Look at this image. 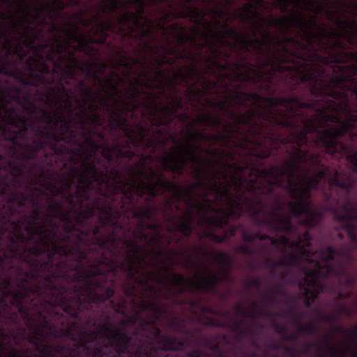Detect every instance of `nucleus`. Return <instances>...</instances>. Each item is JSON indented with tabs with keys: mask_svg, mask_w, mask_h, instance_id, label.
Returning a JSON list of instances; mask_svg holds the SVG:
<instances>
[{
	"mask_svg": "<svg viewBox=\"0 0 357 357\" xmlns=\"http://www.w3.org/2000/svg\"><path fill=\"white\" fill-rule=\"evenodd\" d=\"M128 252L121 257L71 259L73 294L80 308L82 338L86 357H191L184 349L204 344L208 337L203 328L222 327L213 318L197 319L200 326L189 327L187 319L172 314L158 301L168 287L173 289L172 268L165 277L160 271H147L149 252L136 242L125 240ZM170 301L184 305L185 299Z\"/></svg>",
	"mask_w": 357,
	"mask_h": 357,
	"instance_id": "1",
	"label": "nucleus"
},
{
	"mask_svg": "<svg viewBox=\"0 0 357 357\" xmlns=\"http://www.w3.org/2000/svg\"><path fill=\"white\" fill-rule=\"evenodd\" d=\"M38 114L13 129L0 127V211L37 228H47L49 203L61 197L68 210L84 206L112 178L122 159L137 155L130 142L109 144L104 132L84 127L77 139L66 107ZM64 204V203H63Z\"/></svg>",
	"mask_w": 357,
	"mask_h": 357,
	"instance_id": "2",
	"label": "nucleus"
},
{
	"mask_svg": "<svg viewBox=\"0 0 357 357\" xmlns=\"http://www.w3.org/2000/svg\"><path fill=\"white\" fill-rule=\"evenodd\" d=\"M55 236L0 211V357H86L70 259Z\"/></svg>",
	"mask_w": 357,
	"mask_h": 357,
	"instance_id": "3",
	"label": "nucleus"
},
{
	"mask_svg": "<svg viewBox=\"0 0 357 357\" xmlns=\"http://www.w3.org/2000/svg\"><path fill=\"white\" fill-rule=\"evenodd\" d=\"M303 129L290 132L281 144L271 148L285 153L289 159L282 164L267 167L247 164L236 167L231 177L236 191L241 188L249 192L250 216L259 227H267L274 232L291 233L295 226L291 218L282 213L277 188L285 190L294 201L286 202L295 218L305 217L301 225L313 228L323 220L326 195L337 197L340 186L353 176L354 159L357 160V129L348 125L317 127L307 121Z\"/></svg>",
	"mask_w": 357,
	"mask_h": 357,
	"instance_id": "4",
	"label": "nucleus"
},
{
	"mask_svg": "<svg viewBox=\"0 0 357 357\" xmlns=\"http://www.w3.org/2000/svg\"><path fill=\"white\" fill-rule=\"evenodd\" d=\"M143 160L139 165L126 167L130 179L123 178L119 169L112 170L109 178L100 192H93L90 201L75 210H66L61 201L49 203L50 214L45 215L43 223L55 233L52 241L70 260L84 258L121 257L130 250L125 240L138 243L128 238L131 227L119 219L126 209L141 204L144 199L149 206L160 195L158 174L151 167L146 171Z\"/></svg>",
	"mask_w": 357,
	"mask_h": 357,
	"instance_id": "5",
	"label": "nucleus"
},
{
	"mask_svg": "<svg viewBox=\"0 0 357 357\" xmlns=\"http://www.w3.org/2000/svg\"><path fill=\"white\" fill-rule=\"evenodd\" d=\"M240 106L249 107V103L262 110L249 109L241 114L231 112L225 102L208 101L210 107L217 108L236 120L238 126L248 128L252 139L245 137L253 150L252 153L261 160L269 158L271 148L275 147L285 140L291 131L303 129L299 113L292 111L301 107L296 98L266 97L256 92L238 91L234 96Z\"/></svg>",
	"mask_w": 357,
	"mask_h": 357,
	"instance_id": "6",
	"label": "nucleus"
},
{
	"mask_svg": "<svg viewBox=\"0 0 357 357\" xmlns=\"http://www.w3.org/2000/svg\"><path fill=\"white\" fill-rule=\"evenodd\" d=\"M93 19L97 23V28L92 27L86 35H79V39L77 42H74L70 38L54 36V54H49L47 57L52 67L42 92L37 97L38 106L61 110V105L64 102L62 94L65 93L68 96L65 102L68 115L70 116L74 114L73 101L69 96L70 91L66 88V85L70 84V80L77 79V70L86 71L89 77L87 68L91 67L89 62H84V65L81 63L77 56L79 48L75 43H79L86 49H89L93 44L104 45L109 37V32H114L116 29L114 23L111 20L104 22L99 13H96Z\"/></svg>",
	"mask_w": 357,
	"mask_h": 357,
	"instance_id": "7",
	"label": "nucleus"
},
{
	"mask_svg": "<svg viewBox=\"0 0 357 357\" xmlns=\"http://www.w3.org/2000/svg\"><path fill=\"white\" fill-rule=\"evenodd\" d=\"M353 161L354 176L347 183H336L340 186V194L335 198L329 194L326 195V204L324 206L326 211L333 213L334 220L341 224L354 248L344 245L342 248L335 249L328 245L316 251L312 266L316 268V263L318 262L321 273L323 268H328V265H333L331 262L335 260V257L342 258L336 261L337 267H339L340 261H343L347 270L353 267L357 271L356 267H354L356 258L353 253L354 248L357 250V160Z\"/></svg>",
	"mask_w": 357,
	"mask_h": 357,
	"instance_id": "8",
	"label": "nucleus"
},
{
	"mask_svg": "<svg viewBox=\"0 0 357 357\" xmlns=\"http://www.w3.org/2000/svg\"><path fill=\"white\" fill-rule=\"evenodd\" d=\"M202 153H205L213 157L220 154V151L217 149H206L200 144L189 143L186 146L184 153L181 151L179 152L178 159L172 153H168V157H163L161 159V162L165 171L170 172L178 176L183 174L184 170L190 162L198 164L199 167H197L194 172L195 178L197 179V181L192 185L184 188L182 185L167 179L164 175H160L159 177L160 185L165 190H167L168 192L172 193L174 199L179 202L188 197L190 200L187 202H190L195 204L196 207H199V210H202L204 206L199 204L197 201L193 202V194L195 188H203L205 190L202 199L203 202L207 204L210 208H212V206L210 200L207 197L208 191L209 190L220 197H225L229 192L227 188H226L225 190H222V184L218 182L216 180L218 173L215 170L214 166L218 161L213 159L208 160L209 165L208 170L212 174L211 180L213 181V184L211 187L207 185L206 178L204 176V173L206 171L203 167L204 160L199 155Z\"/></svg>",
	"mask_w": 357,
	"mask_h": 357,
	"instance_id": "9",
	"label": "nucleus"
},
{
	"mask_svg": "<svg viewBox=\"0 0 357 357\" xmlns=\"http://www.w3.org/2000/svg\"><path fill=\"white\" fill-rule=\"evenodd\" d=\"M149 3L146 0H129L126 3L122 0H104L103 3L99 6L102 13H109L113 15L121 9L125 10L115 22L112 18L102 20L107 22L111 20L115 26V31L112 33H116L128 38L139 39L146 36V31L144 29L145 24L142 23V20L151 25V22L144 17L146 8Z\"/></svg>",
	"mask_w": 357,
	"mask_h": 357,
	"instance_id": "10",
	"label": "nucleus"
},
{
	"mask_svg": "<svg viewBox=\"0 0 357 357\" xmlns=\"http://www.w3.org/2000/svg\"><path fill=\"white\" fill-rule=\"evenodd\" d=\"M264 60L258 64L257 68H254L251 63L245 60L243 63L235 64L237 70L236 76L238 80L245 83L257 85L259 89L271 96L275 97V78L283 74L280 71V67L272 62L268 66L266 65L268 60L266 52L264 56H259Z\"/></svg>",
	"mask_w": 357,
	"mask_h": 357,
	"instance_id": "11",
	"label": "nucleus"
},
{
	"mask_svg": "<svg viewBox=\"0 0 357 357\" xmlns=\"http://www.w3.org/2000/svg\"><path fill=\"white\" fill-rule=\"evenodd\" d=\"M208 275L206 277H200L199 279L186 278L183 274L172 273V283L176 287L173 289L168 287L167 291L163 292V297L166 300L172 299L174 296H180L189 291H203L207 293L215 292L221 280L207 266Z\"/></svg>",
	"mask_w": 357,
	"mask_h": 357,
	"instance_id": "12",
	"label": "nucleus"
},
{
	"mask_svg": "<svg viewBox=\"0 0 357 357\" xmlns=\"http://www.w3.org/2000/svg\"><path fill=\"white\" fill-rule=\"evenodd\" d=\"M281 235L279 238H272L271 245L277 248L287 246L293 249L298 257V262L305 261L310 266H313V261L316 256V251L312 248V237L309 231L301 233L296 227L290 234Z\"/></svg>",
	"mask_w": 357,
	"mask_h": 357,
	"instance_id": "13",
	"label": "nucleus"
},
{
	"mask_svg": "<svg viewBox=\"0 0 357 357\" xmlns=\"http://www.w3.org/2000/svg\"><path fill=\"white\" fill-rule=\"evenodd\" d=\"M320 268L318 262L316 263V268L303 267V280L296 281L303 296L305 298V305L307 307H311V299H317L321 293L335 294L336 292V287L333 284L322 281Z\"/></svg>",
	"mask_w": 357,
	"mask_h": 357,
	"instance_id": "14",
	"label": "nucleus"
},
{
	"mask_svg": "<svg viewBox=\"0 0 357 357\" xmlns=\"http://www.w3.org/2000/svg\"><path fill=\"white\" fill-rule=\"evenodd\" d=\"M116 104L117 102H114V105H111L107 99L100 98V105L106 113L109 114L108 124L110 131L116 132L121 130L126 137L131 138L132 134H134V130L128 124V119L123 115L132 112L133 109L126 101L123 102V107H118Z\"/></svg>",
	"mask_w": 357,
	"mask_h": 357,
	"instance_id": "15",
	"label": "nucleus"
},
{
	"mask_svg": "<svg viewBox=\"0 0 357 357\" xmlns=\"http://www.w3.org/2000/svg\"><path fill=\"white\" fill-rule=\"evenodd\" d=\"M226 35L230 38L236 40L242 46V50L245 52H250L252 49L257 56H264V45H267L271 48V41L261 39V38H255L250 39L247 35L240 33L236 28L231 27L227 29L225 32L218 31L217 36L221 40L222 46H230L234 49H236V44L231 43L225 40Z\"/></svg>",
	"mask_w": 357,
	"mask_h": 357,
	"instance_id": "16",
	"label": "nucleus"
},
{
	"mask_svg": "<svg viewBox=\"0 0 357 357\" xmlns=\"http://www.w3.org/2000/svg\"><path fill=\"white\" fill-rule=\"evenodd\" d=\"M47 6H50V5L49 3H41V7L33 8L31 5H28L26 3V6H23L17 9L20 13L23 14L20 20H17L13 13L10 10L9 15H7L8 19L6 20H2L3 22L0 24L3 27L4 30H9V26L12 24V18L13 17L15 21L16 26L20 27V22L22 21L24 16L27 15L26 9L27 8H30L31 13L29 15V17L30 18H34L37 16L35 24H32L31 26L33 29V32L39 33L40 29H43L44 31V27L50 25V22L47 21V18L43 16Z\"/></svg>",
	"mask_w": 357,
	"mask_h": 357,
	"instance_id": "17",
	"label": "nucleus"
},
{
	"mask_svg": "<svg viewBox=\"0 0 357 357\" xmlns=\"http://www.w3.org/2000/svg\"><path fill=\"white\" fill-rule=\"evenodd\" d=\"M87 70L88 73L89 74V78L94 82V84H98L101 89H105V92L107 95V97L103 98L107 99L109 103L110 100H114L116 102L117 100L116 99V97L122 96L123 93L119 89L118 84L113 81L112 77H119V74L114 71H112L111 77H105L104 82H102L97 75L98 72L96 70H93L92 68L89 66H88Z\"/></svg>",
	"mask_w": 357,
	"mask_h": 357,
	"instance_id": "18",
	"label": "nucleus"
},
{
	"mask_svg": "<svg viewBox=\"0 0 357 357\" xmlns=\"http://www.w3.org/2000/svg\"><path fill=\"white\" fill-rule=\"evenodd\" d=\"M204 345L211 353L206 352L201 349L197 348L191 351V357H230L229 353H232L235 357H238L236 351L237 344H234L229 351L223 349L219 342H214L211 337H204Z\"/></svg>",
	"mask_w": 357,
	"mask_h": 357,
	"instance_id": "19",
	"label": "nucleus"
},
{
	"mask_svg": "<svg viewBox=\"0 0 357 357\" xmlns=\"http://www.w3.org/2000/svg\"><path fill=\"white\" fill-rule=\"evenodd\" d=\"M321 275L322 281L325 282H328L327 280L331 276L342 278H343L342 285L348 288H354L357 283V277L349 273L343 261L340 262L339 267L328 265V268L322 269Z\"/></svg>",
	"mask_w": 357,
	"mask_h": 357,
	"instance_id": "20",
	"label": "nucleus"
},
{
	"mask_svg": "<svg viewBox=\"0 0 357 357\" xmlns=\"http://www.w3.org/2000/svg\"><path fill=\"white\" fill-rule=\"evenodd\" d=\"M100 107L98 105H90L89 109L82 107L79 112L75 114V117L72 120L73 121V128L75 123L82 126V129L87 126H93V129H96L102 125L100 116L98 112Z\"/></svg>",
	"mask_w": 357,
	"mask_h": 357,
	"instance_id": "21",
	"label": "nucleus"
},
{
	"mask_svg": "<svg viewBox=\"0 0 357 357\" xmlns=\"http://www.w3.org/2000/svg\"><path fill=\"white\" fill-rule=\"evenodd\" d=\"M188 208L185 215L181 217V220L177 222L173 217H169V220L175 226V230L180 232L183 236L189 238L193 231V221L195 220V204L190 202H186Z\"/></svg>",
	"mask_w": 357,
	"mask_h": 357,
	"instance_id": "22",
	"label": "nucleus"
},
{
	"mask_svg": "<svg viewBox=\"0 0 357 357\" xmlns=\"http://www.w3.org/2000/svg\"><path fill=\"white\" fill-rule=\"evenodd\" d=\"M335 294H337V301L336 302L337 305V314H326L322 313L321 312L319 311L318 310H316L317 314L318 317L321 321L326 322V323H334L335 322L340 314H344L348 318L353 317L354 314V311L349 308L347 305L345 304L341 303L339 301L344 299H349L351 296V293L347 294H343L337 291V289L336 288V292Z\"/></svg>",
	"mask_w": 357,
	"mask_h": 357,
	"instance_id": "23",
	"label": "nucleus"
},
{
	"mask_svg": "<svg viewBox=\"0 0 357 357\" xmlns=\"http://www.w3.org/2000/svg\"><path fill=\"white\" fill-rule=\"evenodd\" d=\"M284 266L288 268L297 267L302 273L303 267H307L298 262V256L288 252H284L280 259L278 261H274L271 258L268 257L264 261V267L271 271Z\"/></svg>",
	"mask_w": 357,
	"mask_h": 357,
	"instance_id": "24",
	"label": "nucleus"
},
{
	"mask_svg": "<svg viewBox=\"0 0 357 357\" xmlns=\"http://www.w3.org/2000/svg\"><path fill=\"white\" fill-rule=\"evenodd\" d=\"M158 213V207L155 206H143L142 204L136 205V206L126 210L122 213L121 218H126L128 220L130 218L137 219H146L148 221L153 220L156 218Z\"/></svg>",
	"mask_w": 357,
	"mask_h": 357,
	"instance_id": "25",
	"label": "nucleus"
},
{
	"mask_svg": "<svg viewBox=\"0 0 357 357\" xmlns=\"http://www.w3.org/2000/svg\"><path fill=\"white\" fill-rule=\"evenodd\" d=\"M144 105L145 108L151 110L152 116H155L157 113L160 114V117L158 121L152 120V124L156 126L169 124L171 122L169 119L170 116L174 114L177 111V108H175L172 105L162 107L157 109L155 108V104L153 102H144Z\"/></svg>",
	"mask_w": 357,
	"mask_h": 357,
	"instance_id": "26",
	"label": "nucleus"
},
{
	"mask_svg": "<svg viewBox=\"0 0 357 357\" xmlns=\"http://www.w3.org/2000/svg\"><path fill=\"white\" fill-rule=\"evenodd\" d=\"M49 33L52 35L51 38V40L52 43H54V36H59V33H63L64 34V37L61 36L63 38H70L73 40L74 42H77L79 39V36L78 32L80 29L77 24H72L70 22H66L65 25H70L72 27V30H70L66 28L64 26H57L54 23H50Z\"/></svg>",
	"mask_w": 357,
	"mask_h": 357,
	"instance_id": "27",
	"label": "nucleus"
},
{
	"mask_svg": "<svg viewBox=\"0 0 357 357\" xmlns=\"http://www.w3.org/2000/svg\"><path fill=\"white\" fill-rule=\"evenodd\" d=\"M214 211L220 214L221 216L214 218L206 217L205 220L208 227L220 229L229 225V219L235 214V211L234 210L227 211L223 208H214Z\"/></svg>",
	"mask_w": 357,
	"mask_h": 357,
	"instance_id": "28",
	"label": "nucleus"
},
{
	"mask_svg": "<svg viewBox=\"0 0 357 357\" xmlns=\"http://www.w3.org/2000/svg\"><path fill=\"white\" fill-rule=\"evenodd\" d=\"M138 126L140 130L139 135L134 137L133 134H132V137H127L126 141H130V146L133 144L135 146H142L146 151L151 148L154 150L155 147L154 141L152 139L145 137L144 132L146 131V128L141 124H139ZM130 149L133 150L131 146Z\"/></svg>",
	"mask_w": 357,
	"mask_h": 357,
	"instance_id": "29",
	"label": "nucleus"
},
{
	"mask_svg": "<svg viewBox=\"0 0 357 357\" xmlns=\"http://www.w3.org/2000/svg\"><path fill=\"white\" fill-rule=\"evenodd\" d=\"M224 131L227 132V135L222 133L217 134H208L206 142L213 141L215 143L219 142H225L227 139H231V134H238L240 132V127L234 126L232 123H228L223 126Z\"/></svg>",
	"mask_w": 357,
	"mask_h": 357,
	"instance_id": "30",
	"label": "nucleus"
},
{
	"mask_svg": "<svg viewBox=\"0 0 357 357\" xmlns=\"http://www.w3.org/2000/svg\"><path fill=\"white\" fill-rule=\"evenodd\" d=\"M278 2L282 5L281 10L282 12H287L288 10V6L290 4H293L295 6H301L304 1H306L307 5L310 7L315 8L318 13H320L326 10L324 5H321L319 0H278Z\"/></svg>",
	"mask_w": 357,
	"mask_h": 357,
	"instance_id": "31",
	"label": "nucleus"
},
{
	"mask_svg": "<svg viewBox=\"0 0 357 357\" xmlns=\"http://www.w3.org/2000/svg\"><path fill=\"white\" fill-rule=\"evenodd\" d=\"M196 123L218 130L222 126V120L220 117H214L211 113L202 114L195 120Z\"/></svg>",
	"mask_w": 357,
	"mask_h": 357,
	"instance_id": "32",
	"label": "nucleus"
},
{
	"mask_svg": "<svg viewBox=\"0 0 357 357\" xmlns=\"http://www.w3.org/2000/svg\"><path fill=\"white\" fill-rule=\"evenodd\" d=\"M79 91V94L82 97V102L84 106H88L89 109L90 105H96L95 104L98 102L100 104V98H103L100 96V92L98 91L96 96H93V89L89 86L82 87Z\"/></svg>",
	"mask_w": 357,
	"mask_h": 357,
	"instance_id": "33",
	"label": "nucleus"
},
{
	"mask_svg": "<svg viewBox=\"0 0 357 357\" xmlns=\"http://www.w3.org/2000/svg\"><path fill=\"white\" fill-rule=\"evenodd\" d=\"M186 301V303H188L191 307V312L192 314L194 316H197V310H196V307L199 308L201 314L204 316V314H208L211 315H222V312L220 310L214 309L212 307L210 306H199V302L197 300H191L188 301L187 300H185Z\"/></svg>",
	"mask_w": 357,
	"mask_h": 357,
	"instance_id": "34",
	"label": "nucleus"
},
{
	"mask_svg": "<svg viewBox=\"0 0 357 357\" xmlns=\"http://www.w3.org/2000/svg\"><path fill=\"white\" fill-rule=\"evenodd\" d=\"M301 319V316H295L293 318L294 323L298 326V332L310 335L317 334L319 332V328L314 323L310 321L306 324H302Z\"/></svg>",
	"mask_w": 357,
	"mask_h": 357,
	"instance_id": "35",
	"label": "nucleus"
},
{
	"mask_svg": "<svg viewBox=\"0 0 357 357\" xmlns=\"http://www.w3.org/2000/svg\"><path fill=\"white\" fill-rule=\"evenodd\" d=\"M257 303L255 301H252L250 304L252 312H249L245 310L241 304L236 305L234 307V310L236 314L242 316L243 318H251L253 320H255L258 316V312L257 311Z\"/></svg>",
	"mask_w": 357,
	"mask_h": 357,
	"instance_id": "36",
	"label": "nucleus"
},
{
	"mask_svg": "<svg viewBox=\"0 0 357 357\" xmlns=\"http://www.w3.org/2000/svg\"><path fill=\"white\" fill-rule=\"evenodd\" d=\"M244 319L245 318L243 317L236 321L233 325L230 326L231 330L236 334L237 337L239 339L245 338L249 333L254 335V331L252 329L243 328V325L245 322Z\"/></svg>",
	"mask_w": 357,
	"mask_h": 357,
	"instance_id": "37",
	"label": "nucleus"
},
{
	"mask_svg": "<svg viewBox=\"0 0 357 357\" xmlns=\"http://www.w3.org/2000/svg\"><path fill=\"white\" fill-rule=\"evenodd\" d=\"M15 3L18 8L28 5H31L33 8L41 7V3H44L40 0H0V6L3 5L13 6Z\"/></svg>",
	"mask_w": 357,
	"mask_h": 357,
	"instance_id": "38",
	"label": "nucleus"
},
{
	"mask_svg": "<svg viewBox=\"0 0 357 357\" xmlns=\"http://www.w3.org/2000/svg\"><path fill=\"white\" fill-rule=\"evenodd\" d=\"M46 3H49L50 6H47V9L53 10L58 15L63 13V11L69 6L71 7H78L79 6H74L70 4V0H52V3L47 2Z\"/></svg>",
	"mask_w": 357,
	"mask_h": 357,
	"instance_id": "39",
	"label": "nucleus"
},
{
	"mask_svg": "<svg viewBox=\"0 0 357 357\" xmlns=\"http://www.w3.org/2000/svg\"><path fill=\"white\" fill-rule=\"evenodd\" d=\"M324 342L326 344V351L329 353L332 357H345V351L340 349L335 348L333 347L331 341L328 336H325L323 339ZM319 357H325L323 354Z\"/></svg>",
	"mask_w": 357,
	"mask_h": 357,
	"instance_id": "40",
	"label": "nucleus"
},
{
	"mask_svg": "<svg viewBox=\"0 0 357 357\" xmlns=\"http://www.w3.org/2000/svg\"><path fill=\"white\" fill-rule=\"evenodd\" d=\"M214 261L218 264H220L228 268V272L226 273V276L229 277V271L231 269L232 266V259L230 256L226 252H219L215 255Z\"/></svg>",
	"mask_w": 357,
	"mask_h": 357,
	"instance_id": "41",
	"label": "nucleus"
},
{
	"mask_svg": "<svg viewBox=\"0 0 357 357\" xmlns=\"http://www.w3.org/2000/svg\"><path fill=\"white\" fill-rule=\"evenodd\" d=\"M174 38L176 43L180 47L185 46L190 40H192L193 44L197 45L196 40L194 38H191L184 31H177L174 34Z\"/></svg>",
	"mask_w": 357,
	"mask_h": 357,
	"instance_id": "42",
	"label": "nucleus"
},
{
	"mask_svg": "<svg viewBox=\"0 0 357 357\" xmlns=\"http://www.w3.org/2000/svg\"><path fill=\"white\" fill-rule=\"evenodd\" d=\"M146 229H149L156 233L155 236L150 238V241L153 243H159L162 238L160 233L159 225L157 223L147 222Z\"/></svg>",
	"mask_w": 357,
	"mask_h": 357,
	"instance_id": "43",
	"label": "nucleus"
},
{
	"mask_svg": "<svg viewBox=\"0 0 357 357\" xmlns=\"http://www.w3.org/2000/svg\"><path fill=\"white\" fill-rule=\"evenodd\" d=\"M270 348L272 350L282 349L289 355H294L298 352V349L293 346H287L284 344H272Z\"/></svg>",
	"mask_w": 357,
	"mask_h": 357,
	"instance_id": "44",
	"label": "nucleus"
},
{
	"mask_svg": "<svg viewBox=\"0 0 357 357\" xmlns=\"http://www.w3.org/2000/svg\"><path fill=\"white\" fill-rule=\"evenodd\" d=\"M190 71V75H187L183 73L181 70H179L176 74V77L180 78L182 81L188 82L193 76H196L199 74V71L197 70L196 66H193L188 68Z\"/></svg>",
	"mask_w": 357,
	"mask_h": 357,
	"instance_id": "45",
	"label": "nucleus"
},
{
	"mask_svg": "<svg viewBox=\"0 0 357 357\" xmlns=\"http://www.w3.org/2000/svg\"><path fill=\"white\" fill-rule=\"evenodd\" d=\"M275 294L276 295H284V291L282 290L280 287L276 286L274 288L271 289V294L268 296H263V300L266 303H272L275 301Z\"/></svg>",
	"mask_w": 357,
	"mask_h": 357,
	"instance_id": "46",
	"label": "nucleus"
},
{
	"mask_svg": "<svg viewBox=\"0 0 357 357\" xmlns=\"http://www.w3.org/2000/svg\"><path fill=\"white\" fill-rule=\"evenodd\" d=\"M227 227V229L224 231V236H226L227 235L228 236V239L230 238V237H234L235 236L236 234V231L238 229L243 227V225L242 224H239L238 225H231L229 222V225L227 226H226Z\"/></svg>",
	"mask_w": 357,
	"mask_h": 357,
	"instance_id": "47",
	"label": "nucleus"
},
{
	"mask_svg": "<svg viewBox=\"0 0 357 357\" xmlns=\"http://www.w3.org/2000/svg\"><path fill=\"white\" fill-rule=\"evenodd\" d=\"M241 235L243 241H245L247 243H252L256 241L255 232L250 233L246 229H245L243 227H242L241 229Z\"/></svg>",
	"mask_w": 357,
	"mask_h": 357,
	"instance_id": "48",
	"label": "nucleus"
},
{
	"mask_svg": "<svg viewBox=\"0 0 357 357\" xmlns=\"http://www.w3.org/2000/svg\"><path fill=\"white\" fill-rule=\"evenodd\" d=\"M182 6L186 9L188 10V13H187L185 12H181L179 14H178V17H181V18H187L190 14H195V15H199V10L198 8L197 7H195V8H192L190 6H186L185 3H183Z\"/></svg>",
	"mask_w": 357,
	"mask_h": 357,
	"instance_id": "49",
	"label": "nucleus"
},
{
	"mask_svg": "<svg viewBox=\"0 0 357 357\" xmlns=\"http://www.w3.org/2000/svg\"><path fill=\"white\" fill-rule=\"evenodd\" d=\"M236 250L247 256H252L255 254L254 250L247 244H241L238 245Z\"/></svg>",
	"mask_w": 357,
	"mask_h": 357,
	"instance_id": "50",
	"label": "nucleus"
},
{
	"mask_svg": "<svg viewBox=\"0 0 357 357\" xmlns=\"http://www.w3.org/2000/svg\"><path fill=\"white\" fill-rule=\"evenodd\" d=\"M133 237L139 241L150 242L149 236L143 229H135L132 231Z\"/></svg>",
	"mask_w": 357,
	"mask_h": 357,
	"instance_id": "51",
	"label": "nucleus"
},
{
	"mask_svg": "<svg viewBox=\"0 0 357 357\" xmlns=\"http://www.w3.org/2000/svg\"><path fill=\"white\" fill-rule=\"evenodd\" d=\"M207 135L208 134H205L200 130H195L194 132H190V137L192 139L197 141V142H202V141L206 142Z\"/></svg>",
	"mask_w": 357,
	"mask_h": 357,
	"instance_id": "52",
	"label": "nucleus"
},
{
	"mask_svg": "<svg viewBox=\"0 0 357 357\" xmlns=\"http://www.w3.org/2000/svg\"><path fill=\"white\" fill-rule=\"evenodd\" d=\"M85 13V10H81L79 13L74 14L73 17L77 19L82 26L86 27L91 24V20H86L84 18V15Z\"/></svg>",
	"mask_w": 357,
	"mask_h": 357,
	"instance_id": "53",
	"label": "nucleus"
},
{
	"mask_svg": "<svg viewBox=\"0 0 357 357\" xmlns=\"http://www.w3.org/2000/svg\"><path fill=\"white\" fill-rule=\"evenodd\" d=\"M272 326H273V329L275 330V331L277 333H278L280 335H282V337L287 333V328L284 324H278L276 322H274Z\"/></svg>",
	"mask_w": 357,
	"mask_h": 357,
	"instance_id": "54",
	"label": "nucleus"
},
{
	"mask_svg": "<svg viewBox=\"0 0 357 357\" xmlns=\"http://www.w3.org/2000/svg\"><path fill=\"white\" fill-rule=\"evenodd\" d=\"M228 240V236H224V235H218L215 234L214 232L212 233L211 241L212 242L216 243H225L226 241Z\"/></svg>",
	"mask_w": 357,
	"mask_h": 357,
	"instance_id": "55",
	"label": "nucleus"
},
{
	"mask_svg": "<svg viewBox=\"0 0 357 357\" xmlns=\"http://www.w3.org/2000/svg\"><path fill=\"white\" fill-rule=\"evenodd\" d=\"M312 346V344L307 342L301 350H298V352L296 354L291 355V356H298L299 354L307 355L310 353Z\"/></svg>",
	"mask_w": 357,
	"mask_h": 357,
	"instance_id": "56",
	"label": "nucleus"
},
{
	"mask_svg": "<svg viewBox=\"0 0 357 357\" xmlns=\"http://www.w3.org/2000/svg\"><path fill=\"white\" fill-rule=\"evenodd\" d=\"M347 335L350 341L354 343L355 340L357 339V324L353 328L347 329Z\"/></svg>",
	"mask_w": 357,
	"mask_h": 357,
	"instance_id": "57",
	"label": "nucleus"
},
{
	"mask_svg": "<svg viewBox=\"0 0 357 357\" xmlns=\"http://www.w3.org/2000/svg\"><path fill=\"white\" fill-rule=\"evenodd\" d=\"M256 241L259 240V241H264L268 240L271 243V237L270 235L267 234H259V232H255Z\"/></svg>",
	"mask_w": 357,
	"mask_h": 357,
	"instance_id": "58",
	"label": "nucleus"
},
{
	"mask_svg": "<svg viewBox=\"0 0 357 357\" xmlns=\"http://www.w3.org/2000/svg\"><path fill=\"white\" fill-rule=\"evenodd\" d=\"M154 243L150 242H147V246L151 247V252L154 254L155 257H161L163 256V252L160 250H156L155 248L153 245Z\"/></svg>",
	"mask_w": 357,
	"mask_h": 357,
	"instance_id": "59",
	"label": "nucleus"
},
{
	"mask_svg": "<svg viewBox=\"0 0 357 357\" xmlns=\"http://www.w3.org/2000/svg\"><path fill=\"white\" fill-rule=\"evenodd\" d=\"M261 281L259 278H252L249 281V282L248 284V287H253L257 289H259L261 287Z\"/></svg>",
	"mask_w": 357,
	"mask_h": 357,
	"instance_id": "60",
	"label": "nucleus"
},
{
	"mask_svg": "<svg viewBox=\"0 0 357 357\" xmlns=\"http://www.w3.org/2000/svg\"><path fill=\"white\" fill-rule=\"evenodd\" d=\"M172 98L174 100L172 106L177 108V110L181 109L183 107L181 98L178 96H172Z\"/></svg>",
	"mask_w": 357,
	"mask_h": 357,
	"instance_id": "61",
	"label": "nucleus"
},
{
	"mask_svg": "<svg viewBox=\"0 0 357 357\" xmlns=\"http://www.w3.org/2000/svg\"><path fill=\"white\" fill-rule=\"evenodd\" d=\"M298 336L296 334L291 333V334H284L283 336V340L286 341H291L295 342L298 340Z\"/></svg>",
	"mask_w": 357,
	"mask_h": 357,
	"instance_id": "62",
	"label": "nucleus"
},
{
	"mask_svg": "<svg viewBox=\"0 0 357 357\" xmlns=\"http://www.w3.org/2000/svg\"><path fill=\"white\" fill-rule=\"evenodd\" d=\"M136 87H134L133 91L129 93L128 99L132 102H137L139 99V94L136 93Z\"/></svg>",
	"mask_w": 357,
	"mask_h": 357,
	"instance_id": "63",
	"label": "nucleus"
},
{
	"mask_svg": "<svg viewBox=\"0 0 357 357\" xmlns=\"http://www.w3.org/2000/svg\"><path fill=\"white\" fill-rule=\"evenodd\" d=\"M331 328L333 332H338L347 334V329L344 328L341 325H333Z\"/></svg>",
	"mask_w": 357,
	"mask_h": 357,
	"instance_id": "64",
	"label": "nucleus"
}]
</instances>
